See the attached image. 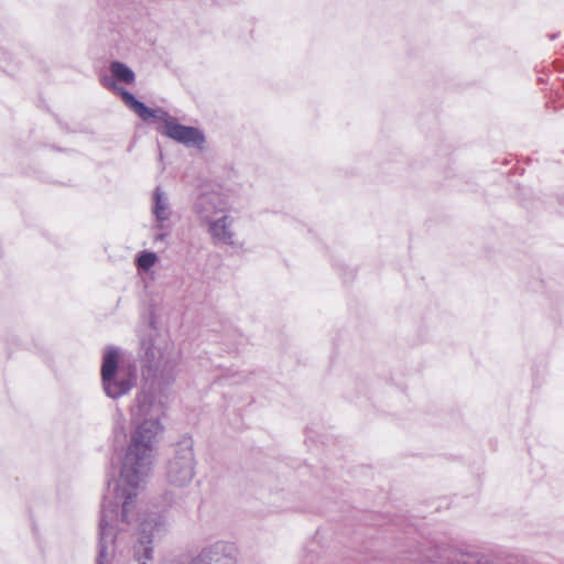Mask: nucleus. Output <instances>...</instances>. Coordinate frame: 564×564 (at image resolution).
Instances as JSON below:
<instances>
[{"instance_id":"f03ea898","label":"nucleus","mask_w":564,"mask_h":564,"mask_svg":"<svg viewBox=\"0 0 564 564\" xmlns=\"http://www.w3.org/2000/svg\"><path fill=\"white\" fill-rule=\"evenodd\" d=\"M142 348L144 373L164 382L172 381L181 360L174 344L153 328L149 339L142 340Z\"/></svg>"},{"instance_id":"1a4fd4ad","label":"nucleus","mask_w":564,"mask_h":564,"mask_svg":"<svg viewBox=\"0 0 564 564\" xmlns=\"http://www.w3.org/2000/svg\"><path fill=\"white\" fill-rule=\"evenodd\" d=\"M152 214L156 220L155 227L160 230L164 229L172 212L169 197L160 187H156L153 192Z\"/></svg>"},{"instance_id":"9b49d317","label":"nucleus","mask_w":564,"mask_h":564,"mask_svg":"<svg viewBox=\"0 0 564 564\" xmlns=\"http://www.w3.org/2000/svg\"><path fill=\"white\" fill-rule=\"evenodd\" d=\"M156 261L158 257L154 252H142L137 259V264L140 269L148 271Z\"/></svg>"},{"instance_id":"423d86ee","label":"nucleus","mask_w":564,"mask_h":564,"mask_svg":"<svg viewBox=\"0 0 564 564\" xmlns=\"http://www.w3.org/2000/svg\"><path fill=\"white\" fill-rule=\"evenodd\" d=\"M160 130L170 139L186 147L200 148L205 142L204 134L197 128L183 126L178 123L175 117L172 121H169L166 128H161Z\"/></svg>"},{"instance_id":"f257e3e1","label":"nucleus","mask_w":564,"mask_h":564,"mask_svg":"<svg viewBox=\"0 0 564 564\" xmlns=\"http://www.w3.org/2000/svg\"><path fill=\"white\" fill-rule=\"evenodd\" d=\"M163 404L149 392L135 397L130 410L131 436L121 460L120 476L113 497L108 495L101 505L97 564H108L113 553L119 521L130 524L138 516V542L134 560L148 564L153 558V542L167 531L166 518L158 512H137L141 485L151 474L155 460L156 444L164 431Z\"/></svg>"},{"instance_id":"f8f14e48","label":"nucleus","mask_w":564,"mask_h":564,"mask_svg":"<svg viewBox=\"0 0 564 564\" xmlns=\"http://www.w3.org/2000/svg\"><path fill=\"white\" fill-rule=\"evenodd\" d=\"M113 435H115V442H117L119 437H122V438L126 437L124 417H123V414L120 411H118L116 416H115Z\"/></svg>"},{"instance_id":"20e7f679","label":"nucleus","mask_w":564,"mask_h":564,"mask_svg":"<svg viewBox=\"0 0 564 564\" xmlns=\"http://www.w3.org/2000/svg\"><path fill=\"white\" fill-rule=\"evenodd\" d=\"M196 465L193 440L184 437L173 447L166 460V481L177 488L188 486L196 475Z\"/></svg>"},{"instance_id":"9d476101","label":"nucleus","mask_w":564,"mask_h":564,"mask_svg":"<svg viewBox=\"0 0 564 564\" xmlns=\"http://www.w3.org/2000/svg\"><path fill=\"white\" fill-rule=\"evenodd\" d=\"M109 70L117 82L132 84L135 79L133 70L121 62H112L109 66Z\"/></svg>"},{"instance_id":"0eeeda50","label":"nucleus","mask_w":564,"mask_h":564,"mask_svg":"<svg viewBox=\"0 0 564 564\" xmlns=\"http://www.w3.org/2000/svg\"><path fill=\"white\" fill-rule=\"evenodd\" d=\"M195 209L202 223L208 224L228 213V204L219 194H204L198 197Z\"/></svg>"},{"instance_id":"6e6552de","label":"nucleus","mask_w":564,"mask_h":564,"mask_svg":"<svg viewBox=\"0 0 564 564\" xmlns=\"http://www.w3.org/2000/svg\"><path fill=\"white\" fill-rule=\"evenodd\" d=\"M207 225L208 232L215 241L225 245L234 243V232L231 231L232 219L227 215V213L214 220H210Z\"/></svg>"},{"instance_id":"39448f33","label":"nucleus","mask_w":564,"mask_h":564,"mask_svg":"<svg viewBox=\"0 0 564 564\" xmlns=\"http://www.w3.org/2000/svg\"><path fill=\"white\" fill-rule=\"evenodd\" d=\"M105 85L111 88L116 94H118L122 98L124 105L138 117H140L143 121L161 122L162 128H166V126H169V121H172V119L174 118L162 108L152 109L147 107L143 102L139 101L131 93L124 90L121 87H118L115 83H105Z\"/></svg>"},{"instance_id":"ddd939ff","label":"nucleus","mask_w":564,"mask_h":564,"mask_svg":"<svg viewBox=\"0 0 564 564\" xmlns=\"http://www.w3.org/2000/svg\"><path fill=\"white\" fill-rule=\"evenodd\" d=\"M165 236H166V234H159L155 236V240H162L165 238Z\"/></svg>"},{"instance_id":"7ed1b4c3","label":"nucleus","mask_w":564,"mask_h":564,"mask_svg":"<svg viewBox=\"0 0 564 564\" xmlns=\"http://www.w3.org/2000/svg\"><path fill=\"white\" fill-rule=\"evenodd\" d=\"M120 349L109 347L105 350L101 365V382L105 393L111 399L127 394L135 381L133 367L119 364Z\"/></svg>"}]
</instances>
